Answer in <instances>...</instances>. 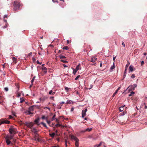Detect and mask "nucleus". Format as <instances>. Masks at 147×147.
<instances>
[{"instance_id": "f257e3e1", "label": "nucleus", "mask_w": 147, "mask_h": 147, "mask_svg": "<svg viewBox=\"0 0 147 147\" xmlns=\"http://www.w3.org/2000/svg\"><path fill=\"white\" fill-rule=\"evenodd\" d=\"M13 6V10L14 11H16L19 9L20 6V3L19 2L15 1L14 2Z\"/></svg>"}, {"instance_id": "f03ea898", "label": "nucleus", "mask_w": 147, "mask_h": 147, "mask_svg": "<svg viewBox=\"0 0 147 147\" xmlns=\"http://www.w3.org/2000/svg\"><path fill=\"white\" fill-rule=\"evenodd\" d=\"M25 125L28 127L31 128L34 125V124L32 122H26Z\"/></svg>"}, {"instance_id": "7ed1b4c3", "label": "nucleus", "mask_w": 147, "mask_h": 147, "mask_svg": "<svg viewBox=\"0 0 147 147\" xmlns=\"http://www.w3.org/2000/svg\"><path fill=\"white\" fill-rule=\"evenodd\" d=\"M9 133L11 134H12L13 133L15 134L16 133L15 129L13 127H11L10 128L9 130Z\"/></svg>"}, {"instance_id": "20e7f679", "label": "nucleus", "mask_w": 147, "mask_h": 147, "mask_svg": "<svg viewBox=\"0 0 147 147\" xmlns=\"http://www.w3.org/2000/svg\"><path fill=\"white\" fill-rule=\"evenodd\" d=\"M87 108H86L84 110H82V118L84 117L86 115V112H87Z\"/></svg>"}, {"instance_id": "39448f33", "label": "nucleus", "mask_w": 147, "mask_h": 147, "mask_svg": "<svg viewBox=\"0 0 147 147\" xmlns=\"http://www.w3.org/2000/svg\"><path fill=\"white\" fill-rule=\"evenodd\" d=\"M69 136L71 137L72 140H73L76 141H79L78 139L77 138L76 136H75L73 135H70Z\"/></svg>"}, {"instance_id": "423d86ee", "label": "nucleus", "mask_w": 147, "mask_h": 147, "mask_svg": "<svg viewBox=\"0 0 147 147\" xmlns=\"http://www.w3.org/2000/svg\"><path fill=\"white\" fill-rule=\"evenodd\" d=\"M97 59L96 58L92 57L90 60H89V61L92 62H94L96 61Z\"/></svg>"}, {"instance_id": "0eeeda50", "label": "nucleus", "mask_w": 147, "mask_h": 147, "mask_svg": "<svg viewBox=\"0 0 147 147\" xmlns=\"http://www.w3.org/2000/svg\"><path fill=\"white\" fill-rule=\"evenodd\" d=\"M38 134L37 136V135H36L34 138V140L35 141L39 142L40 141V139L38 137Z\"/></svg>"}, {"instance_id": "6e6552de", "label": "nucleus", "mask_w": 147, "mask_h": 147, "mask_svg": "<svg viewBox=\"0 0 147 147\" xmlns=\"http://www.w3.org/2000/svg\"><path fill=\"white\" fill-rule=\"evenodd\" d=\"M31 131L34 132L36 134V135H37V136H38V134L37 133V131L35 128H31Z\"/></svg>"}, {"instance_id": "1a4fd4ad", "label": "nucleus", "mask_w": 147, "mask_h": 147, "mask_svg": "<svg viewBox=\"0 0 147 147\" xmlns=\"http://www.w3.org/2000/svg\"><path fill=\"white\" fill-rule=\"evenodd\" d=\"M34 106H32L29 108L28 109V110H29V112L33 111H34V109L33 107Z\"/></svg>"}, {"instance_id": "9d476101", "label": "nucleus", "mask_w": 147, "mask_h": 147, "mask_svg": "<svg viewBox=\"0 0 147 147\" xmlns=\"http://www.w3.org/2000/svg\"><path fill=\"white\" fill-rule=\"evenodd\" d=\"M13 136L11 135H10L9 136H7L5 137V139H9V140L12 139Z\"/></svg>"}, {"instance_id": "9b49d317", "label": "nucleus", "mask_w": 147, "mask_h": 147, "mask_svg": "<svg viewBox=\"0 0 147 147\" xmlns=\"http://www.w3.org/2000/svg\"><path fill=\"white\" fill-rule=\"evenodd\" d=\"M48 98L46 96H44L42 98H40V101H43L47 99Z\"/></svg>"}, {"instance_id": "f8f14e48", "label": "nucleus", "mask_w": 147, "mask_h": 147, "mask_svg": "<svg viewBox=\"0 0 147 147\" xmlns=\"http://www.w3.org/2000/svg\"><path fill=\"white\" fill-rule=\"evenodd\" d=\"M80 67V64L79 63L78 65L76 66V70H78L79 69H81V68Z\"/></svg>"}, {"instance_id": "ddd939ff", "label": "nucleus", "mask_w": 147, "mask_h": 147, "mask_svg": "<svg viewBox=\"0 0 147 147\" xmlns=\"http://www.w3.org/2000/svg\"><path fill=\"white\" fill-rule=\"evenodd\" d=\"M115 63H114V62H113V65L111 67L110 69V71H111V70H113V69H114L115 68Z\"/></svg>"}, {"instance_id": "4468645a", "label": "nucleus", "mask_w": 147, "mask_h": 147, "mask_svg": "<svg viewBox=\"0 0 147 147\" xmlns=\"http://www.w3.org/2000/svg\"><path fill=\"white\" fill-rule=\"evenodd\" d=\"M39 119L38 118L35 119L34 122L35 123L37 124L39 122Z\"/></svg>"}, {"instance_id": "2eb2a0df", "label": "nucleus", "mask_w": 147, "mask_h": 147, "mask_svg": "<svg viewBox=\"0 0 147 147\" xmlns=\"http://www.w3.org/2000/svg\"><path fill=\"white\" fill-rule=\"evenodd\" d=\"M6 142L7 143V144L8 145H9L11 143V142L9 140L7 139H6Z\"/></svg>"}, {"instance_id": "dca6fc26", "label": "nucleus", "mask_w": 147, "mask_h": 147, "mask_svg": "<svg viewBox=\"0 0 147 147\" xmlns=\"http://www.w3.org/2000/svg\"><path fill=\"white\" fill-rule=\"evenodd\" d=\"M40 124H42L47 129H48V127H47V126L46 124L44 123H43V122H41L40 123Z\"/></svg>"}, {"instance_id": "f3484780", "label": "nucleus", "mask_w": 147, "mask_h": 147, "mask_svg": "<svg viewBox=\"0 0 147 147\" xmlns=\"http://www.w3.org/2000/svg\"><path fill=\"white\" fill-rule=\"evenodd\" d=\"M129 71L132 72L133 71V67L132 65H130L129 67Z\"/></svg>"}, {"instance_id": "a211bd4d", "label": "nucleus", "mask_w": 147, "mask_h": 147, "mask_svg": "<svg viewBox=\"0 0 147 147\" xmlns=\"http://www.w3.org/2000/svg\"><path fill=\"white\" fill-rule=\"evenodd\" d=\"M92 129V128H88L86 129L85 130H84L83 131V132H85V131H91Z\"/></svg>"}, {"instance_id": "6ab92c4d", "label": "nucleus", "mask_w": 147, "mask_h": 147, "mask_svg": "<svg viewBox=\"0 0 147 147\" xmlns=\"http://www.w3.org/2000/svg\"><path fill=\"white\" fill-rule=\"evenodd\" d=\"M5 122V120L3 119H1L0 120V125L1 124L4 123Z\"/></svg>"}, {"instance_id": "aec40b11", "label": "nucleus", "mask_w": 147, "mask_h": 147, "mask_svg": "<svg viewBox=\"0 0 147 147\" xmlns=\"http://www.w3.org/2000/svg\"><path fill=\"white\" fill-rule=\"evenodd\" d=\"M125 105L123 106H121L119 108V111L120 112H122L123 110V108L125 106Z\"/></svg>"}, {"instance_id": "412c9836", "label": "nucleus", "mask_w": 147, "mask_h": 147, "mask_svg": "<svg viewBox=\"0 0 147 147\" xmlns=\"http://www.w3.org/2000/svg\"><path fill=\"white\" fill-rule=\"evenodd\" d=\"M12 60L15 63H16L17 61H16V59L15 57H13L12 58Z\"/></svg>"}, {"instance_id": "4be33fe9", "label": "nucleus", "mask_w": 147, "mask_h": 147, "mask_svg": "<svg viewBox=\"0 0 147 147\" xmlns=\"http://www.w3.org/2000/svg\"><path fill=\"white\" fill-rule=\"evenodd\" d=\"M59 57H60V59L66 58L65 57L61 55H59Z\"/></svg>"}, {"instance_id": "5701e85b", "label": "nucleus", "mask_w": 147, "mask_h": 147, "mask_svg": "<svg viewBox=\"0 0 147 147\" xmlns=\"http://www.w3.org/2000/svg\"><path fill=\"white\" fill-rule=\"evenodd\" d=\"M79 141H76L75 145L76 147H78L79 146V142H78Z\"/></svg>"}, {"instance_id": "b1692460", "label": "nucleus", "mask_w": 147, "mask_h": 147, "mask_svg": "<svg viewBox=\"0 0 147 147\" xmlns=\"http://www.w3.org/2000/svg\"><path fill=\"white\" fill-rule=\"evenodd\" d=\"M49 135L51 137L53 138L55 135V134L54 133H53L51 134H50Z\"/></svg>"}, {"instance_id": "393cba45", "label": "nucleus", "mask_w": 147, "mask_h": 147, "mask_svg": "<svg viewBox=\"0 0 147 147\" xmlns=\"http://www.w3.org/2000/svg\"><path fill=\"white\" fill-rule=\"evenodd\" d=\"M62 49H63L67 50L69 49V48L67 46H65Z\"/></svg>"}, {"instance_id": "a878e982", "label": "nucleus", "mask_w": 147, "mask_h": 147, "mask_svg": "<svg viewBox=\"0 0 147 147\" xmlns=\"http://www.w3.org/2000/svg\"><path fill=\"white\" fill-rule=\"evenodd\" d=\"M60 61L61 62H62L64 63H68V61H65V60H63V59H61V60H60Z\"/></svg>"}, {"instance_id": "bb28decb", "label": "nucleus", "mask_w": 147, "mask_h": 147, "mask_svg": "<svg viewBox=\"0 0 147 147\" xmlns=\"http://www.w3.org/2000/svg\"><path fill=\"white\" fill-rule=\"evenodd\" d=\"M78 70H76V69H74L73 71V74H76V72Z\"/></svg>"}, {"instance_id": "cd10ccee", "label": "nucleus", "mask_w": 147, "mask_h": 147, "mask_svg": "<svg viewBox=\"0 0 147 147\" xmlns=\"http://www.w3.org/2000/svg\"><path fill=\"white\" fill-rule=\"evenodd\" d=\"M69 89L70 88H68L67 87H65V90H66L67 92H68V91L69 90Z\"/></svg>"}, {"instance_id": "c85d7f7f", "label": "nucleus", "mask_w": 147, "mask_h": 147, "mask_svg": "<svg viewBox=\"0 0 147 147\" xmlns=\"http://www.w3.org/2000/svg\"><path fill=\"white\" fill-rule=\"evenodd\" d=\"M10 123V121H9L6 120H5L4 123L6 124H9Z\"/></svg>"}, {"instance_id": "c756f323", "label": "nucleus", "mask_w": 147, "mask_h": 147, "mask_svg": "<svg viewBox=\"0 0 147 147\" xmlns=\"http://www.w3.org/2000/svg\"><path fill=\"white\" fill-rule=\"evenodd\" d=\"M48 119V118H46V121H47V123L49 124H50V123H51V122L50 121H48V120H47Z\"/></svg>"}, {"instance_id": "7c9ffc66", "label": "nucleus", "mask_w": 147, "mask_h": 147, "mask_svg": "<svg viewBox=\"0 0 147 147\" xmlns=\"http://www.w3.org/2000/svg\"><path fill=\"white\" fill-rule=\"evenodd\" d=\"M134 93H135L134 92H131L130 93V94H129V96H131L133 94H134Z\"/></svg>"}, {"instance_id": "2f4dec72", "label": "nucleus", "mask_w": 147, "mask_h": 147, "mask_svg": "<svg viewBox=\"0 0 147 147\" xmlns=\"http://www.w3.org/2000/svg\"><path fill=\"white\" fill-rule=\"evenodd\" d=\"M128 66L127 65H126V67H125V74H126V71H127V67H128Z\"/></svg>"}, {"instance_id": "473e14b6", "label": "nucleus", "mask_w": 147, "mask_h": 147, "mask_svg": "<svg viewBox=\"0 0 147 147\" xmlns=\"http://www.w3.org/2000/svg\"><path fill=\"white\" fill-rule=\"evenodd\" d=\"M35 78V77H33L32 78V79L31 80V83H32V84H33L32 83H33V82H34V79Z\"/></svg>"}, {"instance_id": "72a5a7b5", "label": "nucleus", "mask_w": 147, "mask_h": 147, "mask_svg": "<svg viewBox=\"0 0 147 147\" xmlns=\"http://www.w3.org/2000/svg\"><path fill=\"white\" fill-rule=\"evenodd\" d=\"M42 69L43 70H45L46 71H45V73H46L47 71V68H46L45 67H44L43 68H42Z\"/></svg>"}, {"instance_id": "f704fd0d", "label": "nucleus", "mask_w": 147, "mask_h": 147, "mask_svg": "<svg viewBox=\"0 0 147 147\" xmlns=\"http://www.w3.org/2000/svg\"><path fill=\"white\" fill-rule=\"evenodd\" d=\"M47 118V117H46L44 115H43L42 117V119H46Z\"/></svg>"}, {"instance_id": "c9c22d12", "label": "nucleus", "mask_w": 147, "mask_h": 147, "mask_svg": "<svg viewBox=\"0 0 147 147\" xmlns=\"http://www.w3.org/2000/svg\"><path fill=\"white\" fill-rule=\"evenodd\" d=\"M80 75H78V76L76 77V78H75V80H78V78H79V77H80Z\"/></svg>"}, {"instance_id": "e433bc0d", "label": "nucleus", "mask_w": 147, "mask_h": 147, "mask_svg": "<svg viewBox=\"0 0 147 147\" xmlns=\"http://www.w3.org/2000/svg\"><path fill=\"white\" fill-rule=\"evenodd\" d=\"M117 90H116L115 92L113 94V97L117 93Z\"/></svg>"}, {"instance_id": "4c0bfd02", "label": "nucleus", "mask_w": 147, "mask_h": 147, "mask_svg": "<svg viewBox=\"0 0 147 147\" xmlns=\"http://www.w3.org/2000/svg\"><path fill=\"white\" fill-rule=\"evenodd\" d=\"M71 100H68L67 101V103H68V104H70V103H71Z\"/></svg>"}, {"instance_id": "58836bf2", "label": "nucleus", "mask_w": 147, "mask_h": 147, "mask_svg": "<svg viewBox=\"0 0 147 147\" xmlns=\"http://www.w3.org/2000/svg\"><path fill=\"white\" fill-rule=\"evenodd\" d=\"M5 90L6 91H7L8 90V88L7 87H5L4 88Z\"/></svg>"}, {"instance_id": "ea45409f", "label": "nucleus", "mask_w": 147, "mask_h": 147, "mask_svg": "<svg viewBox=\"0 0 147 147\" xmlns=\"http://www.w3.org/2000/svg\"><path fill=\"white\" fill-rule=\"evenodd\" d=\"M131 78H135V75L134 74H132L131 76Z\"/></svg>"}, {"instance_id": "a19ab883", "label": "nucleus", "mask_w": 147, "mask_h": 147, "mask_svg": "<svg viewBox=\"0 0 147 147\" xmlns=\"http://www.w3.org/2000/svg\"><path fill=\"white\" fill-rule=\"evenodd\" d=\"M53 92V91L52 90H51L49 92V94H51Z\"/></svg>"}, {"instance_id": "79ce46f5", "label": "nucleus", "mask_w": 147, "mask_h": 147, "mask_svg": "<svg viewBox=\"0 0 147 147\" xmlns=\"http://www.w3.org/2000/svg\"><path fill=\"white\" fill-rule=\"evenodd\" d=\"M55 114L53 116V117H52V120H55Z\"/></svg>"}, {"instance_id": "37998d69", "label": "nucleus", "mask_w": 147, "mask_h": 147, "mask_svg": "<svg viewBox=\"0 0 147 147\" xmlns=\"http://www.w3.org/2000/svg\"><path fill=\"white\" fill-rule=\"evenodd\" d=\"M144 63V61H142L141 63V65H142Z\"/></svg>"}, {"instance_id": "c03bdc74", "label": "nucleus", "mask_w": 147, "mask_h": 147, "mask_svg": "<svg viewBox=\"0 0 147 147\" xmlns=\"http://www.w3.org/2000/svg\"><path fill=\"white\" fill-rule=\"evenodd\" d=\"M37 63L38 64H40V65L42 63L41 62H39L38 61V60H37Z\"/></svg>"}, {"instance_id": "a18cd8bd", "label": "nucleus", "mask_w": 147, "mask_h": 147, "mask_svg": "<svg viewBox=\"0 0 147 147\" xmlns=\"http://www.w3.org/2000/svg\"><path fill=\"white\" fill-rule=\"evenodd\" d=\"M61 125L60 124H57L55 125V126L56 127H59V126H60Z\"/></svg>"}, {"instance_id": "49530a36", "label": "nucleus", "mask_w": 147, "mask_h": 147, "mask_svg": "<svg viewBox=\"0 0 147 147\" xmlns=\"http://www.w3.org/2000/svg\"><path fill=\"white\" fill-rule=\"evenodd\" d=\"M28 114H29V115L31 114H33V113H32L31 112H29V110H28Z\"/></svg>"}, {"instance_id": "de8ad7c7", "label": "nucleus", "mask_w": 147, "mask_h": 147, "mask_svg": "<svg viewBox=\"0 0 147 147\" xmlns=\"http://www.w3.org/2000/svg\"><path fill=\"white\" fill-rule=\"evenodd\" d=\"M20 99H21V101H20L21 103H22L24 100V99H22L21 98H20Z\"/></svg>"}, {"instance_id": "09e8293b", "label": "nucleus", "mask_w": 147, "mask_h": 147, "mask_svg": "<svg viewBox=\"0 0 147 147\" xmlns=\"http://www.w3.org/2000/svg\"><path fill=\"white\" fill-rule=\"evenodd\" d=\"M102 142H100V144H98V146H99H99H100L101 145V144H102Z\"/></svg>"}, {"instance_id": "8fccbe9b", "label": "nucleus", "mask_w": 147, "mask_h": 147, "mask_svg": "<svg viewBox=\"0 0 147 147\" xmlns=\"http://www.w3.org/2000/svg\"><path fill=\"white\" fill-rule=\"evenodd\" d=\"M54 97H53V96H51V97H50V98L51 99H52L53 100H54Z\"/></svg>"}, {"instance_id": "3c124183", "label": "nucleus", "mask_w": 147, "mask_h": 147, "mask_svg": "<svg viewBox=\"0 0 147 147\" xmlns=\"http://www.w3.org/2000/svg\"><path fill=\"white\" fill-rule=\"evenodd\" d=\"M116 58V56H115V57H114L113 58V60L114 61V62H115V59Z\"/></svg>"}, {"instance_id": "603ef678", "label": "nucleus", "mask_w": 147, "mask_h": 147, "mask_svg": "<svg viewBox=\"0 0 147 147\" xmlns=\"http://www.w3.org/2000/svg\"><path fill=\"white\" fill-rule=\"evenodd\" d=\"M74 108H72L71 109V111H73L74 110Z\"/></svg>"}, {"instance_id": "864d4df0", "label": "nucleus", "mask_w": 147, "mask_h": 147, "mask_svg": "<svg viewBox=\"0 0 147 147\" xmlns=\"http://www.w3.org/2000/svg\"><path fill=\"white\" fill-rule=\"evenodd\" d=\"M122 45H123V46L124 47H125V45L123 42Z\"/></svg>"}, {"instance_id": "5fc2aeb1", "label": "nucleus", "mask_w": 147, "mask_h": 147, "mask_svg": "<svg viewBox=\"0 0 147 147\" xmlns=\"http://www.w3.org/2000/svg\"><path fill=\"white\" fill-rule=\"evenodd\" d=\"M12 118V117L11 116V115H9V119H11Z\"/></svg>"}, {"instance_id": "6e6d98bb", "label": "nucleus", "mask_w": 147, "mask_h": 147, "mask_svg": "<svg viewBox=\"0 0 147 147\" xmlns=\"http://www.w3.org/2000/svg\"><path fill=\"white\" fill-rule=\"evenodd\" d=\"M99 147V146H98V145L97 144L96 145L94 146V147Z\"/></svg>"}, {"instance_id": "4d7b16f0", "label": "nucleus", "mask_w": 147, "mask_h": 147, "mask_svg": "<svg viewBox=\"0 0 147 147\" xmlns=\"http://www.w3.org/2000/svg\"><path fill=\"white\" fill-rule=\"evenodd\" d=\"M67 141L66 140H65V146H67Z\"/></svg>"}, {"instance_id": "13d9d810", "label": "nucleus", "mask_w": 147, "mask_h": 147, "mask_svg": "<svg viewBox=\"0 0 147 147\" xmlns=\"http://www.w3.org/2000/svg\"><path fill=\"white\" fill-rule=\"evenodd\" d=\"M63 65L64 67H67V65H65V64H63Z\"/></svg>"}, {"instance_id": "bf43d9fd", "label": "nucleus", "mask_w": 147, "mask_h": 147, "mask_svg": "<svg viewBox=\"0 0 147 147\" xmlns=\"http://www.w3.org/2000/svg\"><path fill=\"white\" fill-rule=\"evenodd\" d=\"M102 62H101L100 63V67H102Z\"/></svg>"}, {"instance_id": "052dcab7", "label": "nucleus", "mask_w": 147, "mask_h": 147, "mask_svg": "<svg viewBox=\"0 0 147 147\" xmlns=\"http://www.w3.org/2000/svg\"><path fill=\"white\" fill-rule=\"evenodd\" d=\"M126 74H125V72H124V75H123L124 77V78H125V77Z\"/></svg>"}, {"instance_id": "680f3d73", "label": "nucleus", "mask_w": 147, "mask_h": 147, "mask_svg": "<svg viewBox=\"0 0 147 147\" xmlns=\"http://www.w3.org/2000/svg\"><path fill=\"white\" fill-rule=\"evenodd\" d=\"M59 147L58 146H51V147Z\"/></svg>"}, {"instance_id": "e2e57ef3", "label": "nucleus", "mask_w": 147, "mask_h": 147, "mask_svg": "<svg viewBox=\"0 0 147 147\" xmlns=\"http://www.w3.org/2000/svg\"><path fill=\"white\" fill-rule=\"evenodd\" d=\"M7 15H5L4 17V19L5 18H7Z\"/></svg>"}, {"instance_id": "0e129e2a", "label": "nucleus", "mask_w": 147, "mask_h": 147, "mask_svg": "<svg viewBox=\"0 0 147 147\" xmlns=\"http://www.w3.org/2000/svg\"><path fill=\"white\" fill-rule=\"evenodd\" d=\"M133 86H134V88H135L136 87V86H137V85H136V84H134L133 85Z\"/></svg>"}, {"instance_id": "69168bd1", "label": "nucleus", "mask_w": 147, "mask_h": 147, "mask_svg": "<svg viewBox=\"0 0 147 147\" xmlns=\"http://www.w3.org/2000/svg\"><path fill=\"white\" fill-rule=\"evenodd\" d=\"M49 46L53 48V47H54L53 45H49Z\"/></svg>"}, {"instance_id": "338daca9", "label": "nucleus", "mask_w": 147, "mask_h": 147, "mask_svg": "<svg viewBox=\"0 0 147 147\" xmlns=\"http://www.w3.org/2000/svg\"><path fill=\"white\" fill-rule=\"evenodd\" d=\"M12 114L14 116H15V113L12 112Z\"/></svg>"}, {"instance_id": "774afa93", "label": "nucleus", "mask_w": 147, "mask_h": 147, "mask_svg": "<svg viewBox=\"0 0 147 147\" xmlns=\"http://www.w3.org/2000/svg\"><path fill=\"white\" fill-rule=\"evenodd\" d=\"M55 94V92H52V95H54Z\"/></svg>"}]
</instances>
